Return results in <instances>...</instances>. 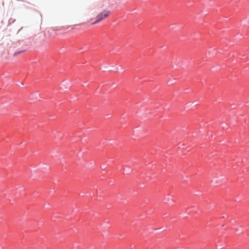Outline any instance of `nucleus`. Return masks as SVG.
<instances>
[{
	"instance_id": "obj_1",
	"label": "nucleus",
	"mask_w": 249,
	"mask_h": 249,
	"mask_svg": "<svg viewBox=\"0 0 249 249\" xmlns=\"http://www.w3.org/2000/svg\"><path fill=\"white\" fill-rule=\"evenodd\" d=\"M110 14V12L108 10H104L103 12L99 13L96 16V20L92 23V24L97 23L107 18Z\"/></svg>"
}]
</instances>
